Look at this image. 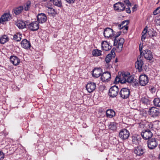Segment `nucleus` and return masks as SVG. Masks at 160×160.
Segmentation results:
<instances>
[{
	"mask_svg": "<svg viewBox=\"0 0 160 160\" xmlns=\"http://www.w3.org/2000/svg\"><path fill=\"white\" fill-rule=\"evenodd\" d=\"M148 112L149 114L152 117H155L158 116L160 114V110L159 109L155 107H153L149 109Z\"/></svg>",
	"mask_w": 160,
	"mask_h": 160,
	"instance_id": "6",
	"label": "nucleus"
},
{
	"mask_svg": "<svg viewBox=\"0 0 160 160\" xmlns=\"http://www.w3.org/2000/svg\"><path fill=\"white\" fill-rule=\"evenodd\" d=\"M155 24L157 26H160V21H155Z\"/></svg>",
	"mask_w": 160,
	"mask_h": 160,
	"instance_id": "50",
	"label": "nucleus"
},
{
	"mask_svg": "<svg viewBox=\"0 0 160 160\" xmlns=\"http://www.w3.org/2000/svg\"><path fill=\"white\" fill-rule=\"evenodd\" d=\"M143 104L148 105L150 103V100L147 96H144L142 97L140 101Z\"/></svg>",
	"mask_w": 160,
	"mask_h": 160,
	"instance_id": "26",
	"label": "nucleus"
},
{
	"mask_svg": "<svg viewBox=\"0 0 160 160\" xmlns=\"http://www.w3.org/2000/svg\"><path fill=\"white\" fill-rule=\"evenodd\" d=\"M145 152V150L140 146L137 147L134 151L135 154L139 156L142 155Z\"/></svg>",
	"mask_w": 160,
	"mask_h": 160,
	"instance_id": "18",
	"label": "nucleus"
},
{
	"mask_svg": "<svg viewBox=\"0 0 160 160\" xmlns=\"http://www.w3.org/2000/svg\"><path fill=\"white\" fill-rule=\"evenodd\" d=\"M139 80L140 85L142 86H145L148 82V78L146 75L142 74L140 76Z\"/></svg>",
	"mask_w": 160,
	"mask_h": 160,
	"instance_id": "8",
	"label": "nucleus"
},
{
	"mask_svg": "<svg viewBox=\"0 0 160 160\" xmlns=\"http://www.w3.org/2000/svg\"><path fill=\"white\" fill-rule=\"evenodd\" d=\"M158 157H159V159H160V152L159 154Z\"/></svg>",
	"mask_w": 160,
	"mask_h": 160,
	"instance_id": "58",
	"label": "nucleus"
},
{
	"mask_svg": "<svg viewBox=\"0 0 160 160\" xmlns=\"http://www.w3.org/2000/svg\"><path fill=\"white\" fill-rule=\"evenodd\" d=\"M148 34L149 35L150 37H156L157 35V33L155 32H151L148 31Z\"/></svg>",
	"mask_w": 160,
	"mask_h": 160,
	"instance_id": "41",
	"label": "nucleus"
},
{
	"mask_svg": "<svg viewBox=\"0 0 160 160\" xmlns=\"http://www.w3.org/2000/svg\"><path fill=\"white\" fill-rule=\"evenodd\" d=\"M86 89L89 93L93 92L96 89V84L93 82L88 83L86 86Z\"/></svg>",
	"mask_w": 160,
	"mask_h": 160,
	"instance_id": "15",
	"label": "nucleus"
},
{
	"mask_svg": "<svg viewBox=\"0 0 160 160\" xmlns=\"http://www.w3.org/2000/svg\"><path fill=\"white\" fill-rule=\"evenodd\" d=\"M146 36L145 35L142 34V36L141 38V40L142 41H144V39L146 38Z\"/></svg>",
	"mask_w": 160,
	"mask_h": 160,
	"instance_id": "53",
	"label": "nucleus"
},
{
	"mask_svg": "<svg viewBox=\"0 0 160 160\" xmlns=\"http://www.w3.org/2000/svg\"><path fill=\"white\" fill-rule=\"evenodd\" d=\"M22 47L26 49H30L31 45L30 42L27 39L23 40L21 42Z\"/></svg>",
	"mask_w": 160,
	"mask_h": 160,
	"instance_id": "22",
	"label": "nucleus"
},
{
	"mask_svg": "<svg viewBox=\"0 0 160 160\" xmlns=\"http://www.w3.org/2000/svg\"><path fill=\"white\" fill-rule=\"evenodd\" d=\"M37 20H47V17L46 15L43 13L38 14L37 16Z\"/></svg>",
	"mask_w": 160,
	"mask_h": 160,
	"instance_id": "29",
	"label": "nucleus"
},
{
	"mask_svg": "<svg viewBox=\"0 0 160 160\" xmlns=\"http://www.w3.org/2000/svg\"><path fill=\"white\" fill-rule=\"evenodd\" d=\"M141 138L140 135H134L132 137V143L133 145H137L140 142Z\"/></svg>",
	"mask_w": 160,
	"mask_h": 160,
	"instance_id": "21",
	"label": "nucleus"
},
{
	"mask_svg": "<svg viewBox=\"0 0 160 160\" xmlns=\"http://www.w3.org/2000/svg\"><path fill=\"white\" fill-rule=\"evenodd\" d=\"M123 76H122V75L120 76V77H119L117 76L115 78V80H114V82L115 83H118L119 82H120L121 83H122V80H123Z\"/></svg>",
	"mask_w": 160,
	"mask_h": 160,
	"instance_id": "37",
	"label": "nucleus"
},
{
	"mask_svg": "<svg viewBox=\"0 0 160 160\" xmlns=\"http://www.w3.org/2000/svg\"><path fill=\"white\" fill-rule=\"evenodd\" d=\"M47 11L49 14H51L52 15L56 14V12L55 10L52 8L48 7Z\"/></svg>",
	"mask_w": 160,
	"mask_h": 160,
	"instance_id": "34",
	"label": "nucleus"
},
{
	"mask_svg": "<svg viewBox=\"0 0 160 160\" xmlns=\"http://www.w3.org/2000/svg\"><path fill=\"white\" fill-rule=\"evenodd\" d=\"M129 21H123V22H122L121 23V24H122V25L123 26H124L123 24L126 22L127 23H126V24L125 25L128 26V24L129 23Z\"/></svg>",
	"mask_w": 160,
	"mask_h": 160,
	"instance_id": "47",
	"label": "nucleus"
},
{
	"mask_svg": "<svg viewBox=\"0 0 160 160\" xmlns=\"http://www.w3.org/2000/svg\"><path fill=\"white\" fill-rule=\"evenodd\" d=\"M137 8V5H135L132 8V10L133 12H134L136 10V8Z\"/></svg>",
	"mask_w": 160,
	"mask_h": 160,
	"instance_id": "51",
	"label": "nucleus"
},
{
	"mask_svg": "<svg viewBox=\"0 0 160 160\" xmlns=\"http://www.w3.org/2000/svg\"><path fill=\"white\" fill-rule=\"evenodd\" d=\"M4 158V154L3 152L0 151V160H2Z\"/></svg>",
	"mask_w": 160,
	"mask_h": 160,
	"instance_id": "44",
	"label": "nucleus"
},
{
	"mask_svg": "<svg viewBox=\"0 0 160 160\" xmlns=\"http://www.w3.org/2000/svg\"><path fill=\"white\" fill-rule=\"evenodd\" d=\"M116 25L118 26V28L120 30L121 29L123 28H124V29H126L127 30L128 29V26H123L121 23L118 24V23H116Z\"/></svg>",
	"mask_w": 160,
	"mask_h": 160,
	"instance_id": "38",
	"label": "nucleus"
},
{
	"mask_svg": "<svg viewBox=\"0 0 160 160\" xmlns=\"http://www.w3.org/2000/svg\"><path fill=\"white\" fill-rule=\"evenodd\" d=\"M113 8L115 11L120 12L123 11L125 10L126 7L123 3L119 2L114 4Z\"/></svg>",
	"mask_w": 160,
	"mask_h": 160,
	"instance_id": "9",
	"label": "nucleus"
},
{
	"mask_svg": "<svg viewBox=\"0 0 160 160\" xmlns=\"http://www.w3.org/2000/svg\"><path fill=\"white\" fill-rule=\"evenodd\" d=\"M119 90L118 87L114 85L109 90V95L112 98L115 97L118 94Z\"/></svg>",
	"mask_w": 160,
	"mask_h": 160,
	"instance_id": "3",
	"label": "nucleus"
},
{
	"mask_svg": "<svg viewBox=\"0 0 160 160\" xmlns=\"http://www.w3.org/2000/svg\"><path fill=\"white\" fill-rule=\"evenodd\" d=\"M142 58V57L139 56L138 57L137 61L135 63L136 68L138 69L139 71H141L142 70V66L144 64Z\"/></svg>",
	"mask_w": 160,
	"mask_h": 160,
	"instance_id": "11",
	"label": "nucleus"
},
{
	"mask_svg": "<svg viewBox=\"0 0 160 160\" xmlns=\"http://www.w3.org/2000/svg\"><path fill=\"white\" fill-rule=\"evenodd\" d=\"M124 42V39L122 38L120 39H114L113 40V45L117 46V48L121 51L123 47V44Z\"/></svg>",
	"mask_w": 160,
	"mask_h": 160,
	"instance_id": "4",
	"label": "nucleus"
},
{
	"mask_svg": "<svg viewBox=\"0 0 160 160\" xmlns=\"http://www.w3.org/2000/svg\"><path fill=\"white\" fill-rule=\"evenodd\" d=\"M50 1L51 2L52 1L53 4L56 6L58 7L62 6L61 0H50Z\"/></svg>",
	"mask_w": 160,
	"mask_h": 160,
	"instance_id": "33",
	"label": "nucleus"
},
{
	"mask_svg": "<svg viewBox=\"0 0 160 160\" xmlns=\"http://www.w3.org/2000/svg\"><path fill=\"white\" fill-rule=\"evenodd\" d=\"M22 38V36L21 34L19 33H16L13 36V39L16 41H20Z\"/></svg>",
	"mask_w": 160,
	"mask_h": 160,
	"instance_id": "35",
	"label": "nucleus"
},
{
	"mask_svg": "<svg viewBox=\"0 0 160 160\" xmlns=\"http://www.w3.org/2000/svg\"><path fill=\"white\" fill-rule=\"evenodd\" d=\"M142 138L145 140L150 139L153 136L152 133L149 129L144 130L141 133Z\"/></svg>",
	"mask_w": 160,
	"mask_h": 160,
	"instance_id": "7",
	"label": "nucleus"
},
{
	"mask_svg": "<svg viewBox=\"0 0 160 160\" xmlns=\"http://www.w3.org/2000/svg\"><path fill=\"white\" fill-rule=\"evenodd\" d=\"M31 3L30 1H28L24 4V8H23V9L26 11L29 10L31 7Z\"/></svg>",
	"mask_w": 160,
	"mask_h": 160,
	"instance_id": "36",
	"label": "nucleus"
},
{
	"mask_svg": "<svg viewBox=\"0 0 160 160\" xmlns=\"http://www.w3.org/2000/svg\"><path fill=\"white\" fill-rule=\"evenodd\" d=\"M102 72V70L100 68H95L93 70L92 76L95 78H98L101 76Z\"/></svg>",
	"mask_w": 160,
	"mask_h": 160,
	"instance_id": "16",
	"label": "nucleus"
},
{
	"mask_svg": "<svg viewBox=\"0 0 160 160\" xmlns=\"http://www.w3.org/2000/svg\"><path fill=\"white\" fill-rule=\"evenodd\" d=\"M114 34L113 30L109 28H107L104 30L103 35L106 38H112Z\"/></svg>",
	"mask_w": 160,
	"mask_h": 160,
	"instance_id": "13",
	"label": "nucleus"
},
{
	"mask_svg": "<svg viewBox=\"0 0 160 160\" xmlns=\"http://www.w3.org/2000/svg\"><path fill=\"white\" fill-rule=\"evenodd\" d=\"M110 42L104 41L102 42V49L105 51H108L111 49L112 46L110 45Z\"/></svg>",
	"mask_w": 160,
	"mask_h": 160,
	"instance_id": "20",
	"label": "nucleus"
},
{
	"mask_svg": "<svg viewBox=\"0 0 160 160\" xmlns=\"http://www.w3.org/2000/svg\"><path fill=\"white\" fill-rule=\"evenodd\" d=\"M16 24L19 29L24 28H25L26 25H28L27 22L26 23L23 21H17Z\"/></svg>",
	"mask_w": 160,
	"mask_h": 160,
	"instance_id": "23",
	"label": "nucleus"
},
{
	"mask_svg": "<svg viewBox=\"0 0 160 160\" xmlns=\"http://www.w3.org/2000/svg\"><path fill=\"white\" fill-rule=\"evenodd\" d=\"M39 22L35 21L28 25V28L32 31L38 30L39 28V23H42L45 22L46 21H39Z\"/></svg>",
	"mask_w": 160,
	"mask_h": 160,
	"instance_id": "2",
	"label": "nucleus"
},
{
	"mask_svg": "<svg viewBox=\"0 0 160 160\" xmlns=\"http://www.w3.org/2000/svg\"><path fill=\"white\" fill-rule=\"evenodd\" d=\"M138 82L139 81L138 80L134 78L133 81L131 83L133 87H136L139 86Z\"/></svg>",
	"mask_w": 160,
	"mask_h": 160,
	"instance_id": "40",
	"label": "nucleus"
},
{
	"mask_svg": "<svg viewBox=\"0 0 160 160\" xmlns=\"http://www.w3.org/2000/svg\"><path fill=\"white\" fill-rule=\"evenodd\" d=\"M10 59L11 62L15 66L18 65L20 62L19 58L15 56H11Z\"/></svg>",
	"mask_w": 160,
	"mask_h": 160,
	"instance_id": "19",
	"label": "nucleus"
},
{
	"mask_svg": "<svg viewBox=\"0 0 160 160\" xmlns=\"http://www.w3.org/2000/svg\"><path fill=\"white\" fill-rule=\"evenodd\" d=\"M118 59L117 58H116L115 60V62L116 63L118 62Z\"/></svg>",
	"mask_w": 160,
	"mask_h": 160,
	"instance_id": "57",
	"label": "nucleus"
},
{
	"mask_svg": "<svg viewBox=\"0 0 160 160\" xmlns=\"http://www.w3.org/2000/svg\"><path fill=\"white\" fill-rule=\"evenodd\" d=\"M112 59V55L110 53L108 54L105 58V62L107 63H108Z\"/></svg>",
	"mask_w": 160,
	"mask_h": 160,
	"instance_id": "39",
	"label": "nucleus"
},
{
	"mask_svg": "<svg viewBox=\"0 0 160 160\" xmlns=\"http://www.w3.org/2000/svg\"><path fill=\"white\" fill-rule=\"evenodd\" d=\"M124 2L128 7L129 6H131V3L129 0H124Z\"/></svg>",
	"mask_w": 160,
	"mask_h": 160,
	"instance_id": "45",
	"label": "nucleus"
},
{
	"mask_svg": "<svg viewBox=\"0 0 160 160\" xmlns=\"http://www.w3.org/2000/svg\"><path fill=\"white\" fill-rule=\"evenodd\" d=\"M106 114L107 117L112 118L115 116V113L113 110L108 109L107 110Z\"/></svg>",
	"mask_w": 160,
	"mask_h": 160,
	"instance_id": "25",
	"label": "nucleus"
},
{
	"mask_svg": "<svg viewBox=\"0 0 160 160\" xmlns=\"http://www.w3.org/2000/svg\"><path fill=\"white\" fill-rule=\"evenodd\" d=\"M158 9L157 8L153 12V14L154 15H156L158 14V13H159V12H158Z\"/></svg>",
	"mask_w": 160,
	"mask_h": 160,
	"instance_id": "49",
	"label": "nucleus"
},
{
	"mask_svg": "<svg viewBox=\"0 0 160 160\" xmlns=\"http://www.w3.org/2000/svg\"><path fill=\"white\" fill-rule=\"evenodd\" d=\"M111 53L112 55H114L115 54V50L113 49L111 50Z\"/></svg>",
	"mask_w": 160,
	"mask_h": 160,
	"instance_id": "54",
	"label": "nucleus"
},
{
	"mask_svg": "<svg viewBox=\"0 0 160 160\" xmlns=\"http://www.w3.org/2000/svg\"><path fill=\"white\" fill-rule=\"evenodd\" d=\"M23 9L22 6H19L13 9V11L16 15H18L22 13Z\"/></svg>",
	"mask_w": 160,
	"mask_h": 160,
	"instance_id": "24",
	"label": "nucleus"
},
{
	"mask_svg": "<svg viewBox=\"0 0 160 160\" xmlns=\"http://www.w3.org/2000/svg\"><path fill=\"white\" fill-rule=\"evenodd\" d=\"M121 33V32H117L116 34H115L114 33L113 34V36H114V37L112 38V39H117V38L118 37Z\"/></svg>",
	"mask_w": 160,
	"mask_h": 160,
	"instance_id": "42",
	"label": "nucleus"
},
{
	"mask_svg": "<svg viewBox=\"0 0 160 160\" xmlns=\"http://www.w3.org/2000/svg\"><path fill=\"white\" fill-rule=\"evenodd\" d=\"M9 13H5L2 15L0 18V20H8L12 19Z\"/></svg>",
	"mask_w": 160,
	"mask_h": 160,
	"instance_id": "27",
	"label": "nucleus"
},
{
	"mask_svg": "<svg viewBox=\"0 0 160 160\" xmlns=\"http://www.w3.org/2000/svg\"><path fill=\"white\" fill-rule=\"evenodd\" d=\"M158 12H159L160 13V7H158Z\"/></svg>",
	"mask_w": 160,
	"mask_h": 160,
	"instance_id": "56",
	"label": "nucleus"
},
{
	"mask_svg": "<svg viewBox=\"0 0 160 160\" xmlns=\"http://www.w3.org/2000/svg\"><path fill=\"white\" fill-rule=\"evenodd\" d=\"M111 78V75L110 73L108 72H104L101 75V79L103 82H106L109 81Z\"/></svg>",
	"mask_w": 160,
	"mask_h": 160,
	"instance_id": "14",
	"label": "nucleus"
},
{
	"mask_svg": "<svg viewBox=\"0 0 160 160\" xmlns=\"http://www.w3.org/2000/svg\"><path fill=\"white\" fill-rule=\"evenodd\" d=\"M141 44L139 45V51L140 52V55L141 54L142 55V46L140 47Z\"/></svg>",
	"mask_w": 160,
	"mask_h": 160,
	"instance_id": "48",
	"label": "nucleus"
},
{
	"mask_svg": "<svg viewBox=\"0 0 160 160\" xmlns=\"http://www.w3.org/2000/svg\"><path fill=\"white\" fill-rule=\"evenodd\" d=\"M129 135L130 133L129 132L125 129L121 130L119 134L120 138L123 140L128 139Z\"/></svg>",
	"mask_w": 160,
	"mask_h": 160,
	"instance_id": "10",
	"label": "nucleus"
},
{
	"mask_svg": "<svg viewBox=\"0 0 160 160\" xmlns=\"http://www.w3.org/2000/svg\"><path fill=\"white\" fill-rule=\"evenodd\" d=\"M102 51L98 49L94 50L92 52V54L94 56L98 57L101 56Z\"/></svg>",
	"mask_w": 160,
	"mask_h": 160,
	"instance_id": "30",
	"label": "nucleus"
},
{
	"mask_svg": "<svg viewBox=\"0 0 160 160\" xmlns=\"http://www.w3.org/2000/svg\"><path fill=\"white\" fill-rule=\"evenodd\" d=\"M123 80H122V83H124L126 82L131 83L133 81L134 77L133 76L130 75V73L128 72L122 73Z\"/></svg>",
	"mask_w": 160,
	"mask_h": 160,
	"instance_id": "1",
	"label": "nucleus"
},
{
	"mask_svg": "<svg viewBox=\"0 0 160 160\" xmlns=\"http://www.w3.org/2000/svg\"><path fill=\"white\" fill-rule=\"evenodd\" d=\"M120 97L123 99L128 98L130 94V89L128 88H123L119 92Z\"/></svg>",
	"mask_w": 160,
	"mask_h": 160,
	"instance_id": "5",
	"label": "nucleus"
},
{
	"mask_svg": "<svg viewBox=\"0 0 160 160\" xmlns=\"http://www.w3.org/2000/svg\"><path fill=\"white\" fill-rule=\"evenodd\" d=\"M147 26H146L144 28V30H143L142 34L145 35L147 33H148V32L147 31Z\"/></svg>",
	"mask_w": 160,
	"mask_h": 160,
	"instance_id": "43",
	"label": "nucleus"
},
{
	"mask_svg": "<svg viewBox=\"0 0 160 160\" xmlns=\"http://www.w3.org/2000/svg\"><path fill=\"white\" fill-rule=\"evenodd\" d=\"M9 38L6 35H4L0 38V43L3 44L8 42Z\"/></svg>",
	"mask_w": 160,
	"mask_h": 160,
	"instance_id": "28",
	"label": "nucleus"
},
{
	"mask_svg": "<svg viewBox=\"0 0 160 160\" xmlns=\"http://www.w3.org/2000/svg\"><path fill=\"white\" fill-rule=\"evenodd\" d=\"M117 124L115 122H111L109 125V128L111 130H115L117 129Z\"/></svg>",
	"mask_w": 160,
	"mask_h": 160,
	"instance_id": "31",
	"label": "nucleus"
},
{
	"mask_svg": "<svg viewBox=\"0 0 160 160\" xmlns=\"http://www.w3.org/2000/svg\"><path fill=\"white\" fill-rule=\"evenodd\" d=\"M126 12L128 13H130L131 12V11L129 7L127 8L126 9Z\"/></svg>",
	"mask_w": 160,
	"mask_h": 160,
	"instance_id": "52",
	"label": "nucleus"
},
{
	"mask_svg": "<svg viewBox=\"0 0 160 160\" xmlns=\"http://www.w3.org/2000/svg\"><path fill=\"white\" fill-rule=\"evenodd\" d=\"M144 58L148 60H151L153 58V55L151 51L146 49L143 51Z\"/></svg>",
	"mask_w": 160,
	"mask_h": 160,
	"instance_id": "17",
	"label": "nucleus"
},
{
	"mask_svg": "<svg viewBox=\"0 0 160 160\" xmlns=\"http://www.w3.org/2000/svg\"><path fill=\"white\" fill-rule=\"evenodd\" d=\"M67 2L70 4L73 3L75 0H65Z\"/></svg>",
	"mask_w": 160,
	"mask_h": 160,
	"instance_id": "46",
	"label": "nucleus"
},
{
	"mask_svg": "<svg viewBox=\"0 0 160 160\" xmlns=\"http://www.w3.org/2000/svg\"><path fill=\"white\" fill-rule=\"evenodd\" d=\"M0 21V23H2V24H4L5 23V21Z\"/></svg>",
	"mask_w": 160,
	"mask_h": 160,
	"instance_id": "55",
	"label": "nucleus"
},
{
	"mask_svg": "<svg viewBox=\"0 0 160 160\" xmlns=\"http://www.w3.org/2000/svg\"><path fill=\"white\" fill-rule=\"evenodd\" d=\"M158 142L155 138H152L149 139L148 142V146L150 149L154 148L157 146Z\"/></svg>",
	"mask_w": 160,
	"mask_h": 160,
	"instance_id": "12",
	"label": "nucleus"
},
{
	"mask_svg": "<svg viewBox=\"0 0 160 160\" xmlns=\"http://www.w3.org/2000/svg\"><path fill=\"white\" fill-rule=\"evenodd\" d=\"M153 102L155 106L160 107V98H155L153 101Z\"/></svg>",
	"mask_w": 160,
	"mask_h": 160,
	"instance_id": "32",
	"label": "nucleus"
}]
</instances>
